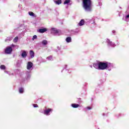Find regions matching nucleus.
I'll use <instances>...</instances> for the list:
<instances>
[{
    "label": "nucleus",
    "instance_id": "nucleus-1",
    "mask_svg": "<svg viewBox=\"0 0 129 129\" xmlns=\"http://www.w3.org/2000/svg\"><path fill=\"white\" fill-rule=\"evenodd\" d=\"M107 63V61L94 63H93V67L96 69H98L99 70H105V69H106Z\"/></svg>",
    "mask_w": 129,
    "mask_h": 129
},
{
    "label": "nucleus",
    "instance_id": "nucleus-2",
    "mask_svg": "<svg viewBox=\"0 0 129 129\" xmlns=\"http://www.w3.org/2000/svg\"><path fill=\"white\" fill-rule=\"evenodd\" d=\"M27 69L28 71L26 72V79H30L31 78V71L33 70V62L28 61L27 64Z\"/></svg>",
    "mask_w": 129,
    "mask_h": 129
},
{
    "label": "nucleus",
    "instance_id": "nucleus-3",
    "mask_svg": "<svg viewBox=\"0 0 129 129\" xmlns=\"http://www.w3.org/2000/svg\"><path fill=\"white\" fill-rule=\"evenodd\" d=\"M83 7L86 12L91 11V1L83 0Z\"/></svg>",
    "mask_w": 129,
    "mask_h": 129
},
{
    "label": "nucleus",
    "instance_id": "nucleus-4",
    "mask_svg": "<svg viewBox=\"0 0 129 129\" xmlns=\"http://www.w3.org/2000/svg\"><path fill=\"white\" fill-rule=\"evenodd\" d=\"M53 112V109L50 108L45 107L44 109L43 114L45 115H50Z\"/></svg>",
    "mask_w": 129,
    "mask_h": 129
},
{
    "label": "nucleus",
    "instance_id": "nucleus-5",
    "mask_svg": "<svg viewBox=\"0 0 129 129\" xmlns=\"http://www.w3.org/2000/svg\"><path fill=\"white\" fill-rule=\"evenodd\" d=\"M113 68H115L114 67V64L110 62H107L106 64V70H108V71H111Z\"/></svg>",
    "mask_w": 129,
    "mask_h": 129
},
{
    "label": "nucleus",
    "instance_id": "nucleus-6",
    "mask_svg": "<svg viewBox=\"0 0 129 129\" xmlns=\"http://www.w3.org/2000/svg\"><path fill=\"white\" fill-rule=\"evenodd\" d=\"M50 32L51 34H53V35H55V36H59V31L55 28H51Z\"/></svg>",
    "mask_w": 129,
    "mask_h": 129
},
{
    "label": "nucleus",
    "instance_id": "nucleus-7",
    "mask_svg": "<svg viewBox=\"0 0 129 129\" xmlns=\"http://www.w3.org/2000/svg\"><path fill=\"white\" fill-rule=\"evenodd\" d=\"M5 54H12L13 52V48L12 47L7 46L5 50Z\"/></svg>",
    "mask_w": 129,
    "mask_h": 129
},
{
    "label": "nucleus",
    "instance_id": "nucleus-8",
    "mask_svg": "<svg viewBox=\"0 0 129 129\" xmlns=\"http://www.w3.org/2000/svg\"><path fill=\"white\" fill-rule=\"evenodd\" d=\"M106 42L109 47H115V46H116V44H115V43L111 41L110 40H109V39H107Z\"/></svg>",
    "mask_w": 129,
    "mask_h": 129
},
{
    "label": "nucleus",
    "instance_id": "nucleus-9",
    "mask_svg": "<svg viewBox=\"0 0 129 129\" xmlns=\"http://www.w3.org/2000/svg\"><path fill=\"white\" fill-rule=\"evenodd\" d=\"M21 52V56L22 57V58H26L28 55V54L27 53V51L25 50H22Z\"/></svg>",
    "mask_w": 129,
    "mask_h": 129
},
{
    "label": "nucleus",
    "instance_id": "nucleus-10",
    "mask_svg": "<svg viewBox=\"0 0 129 129\" xmlns=\"http://www.w3.org/2000/svg\"><path fill=\"white\" fill-rule=\"evenodd\" d=\"M63 5H67V6H71V5H72L71 0H65L63 3Z\"/></svg>",
    "mask_w": 129,
    "mask_h": 129
},
{
    "label": "nucleus",
    "instance_id": "nucleus-11",
    "mask_svg": "<svg viewBox=\"0 0 129 129\" xmlns=\"http://www.w3.org/2000/svg\"><path fill=\"white\" fill-rule=\"evenodd\" d=\"M19 92L20 94H23L25 92V89L23 87H20L19 88Z\"/></svg>",
    "mask_w": 129,
    "mask_h": 129
},
{
    "label": "nucleus",
    "instance_id": "nucleus-12",
    "mask_svg": "<svg viewBox=\"0 0 129 129\" xmlns=\"http://www.w3.org/2000/svg\"><path fill=\"white\" fill-rule=\"evenodd\" d=\"M55 5H61L62 4V0H53Z\"/></svg>",
    "mask_w": 129,
    "mask_h": 129
},
{
    "label": "nucleus",
    "instance_id": "nucleus-13",
    "mask_svg": "<svg viewBox=\"0 0 129 129\" xmlns=\"http://www.w3.org/2000/svg\"><path fill=\"white\" fill-rule=\"evenodd\" d=\"M66 41L67 43H71V42H72V38H71L70 36L67 37L66 39Z\"/></svg>",
    "mask_w": 129,
    "mask_h": 129
},
{
    "label": "nucleus",
    "instance_id": "nucleus-14",
    "mask_svg": "<svg viewBox=\"0 0 129 129\" xmlns=\"http://www.w3.org/2000/svg\"><path fill=\"white\" fill-rule=\"evenodd\" d=\"M39 33H45V32H47V29L46 28H42V29H40L38 30Z\"/></svg>",
    "mask_w": 129,
    "mask_h": 129
},
{
    "label": "nucleus",
    "instance_id": "nucleus-15",
    "mask_svg": "<svg viewBox=\"0 0 129 129\" xmlns=\"http://www.w3.org/2000/svg\"><path fill=\"white\" fill-rule=\"evenodd\" d=\"M79 106H80V105H79V104H71V107H73L74 108H77L79 107Z\"/></svg>",
    "mask_w": 129,
    "mask_h": 129
},
{
    "label": "nucleus",
    "instance_id": "nucleus-16",
    "mask_svg": "<svg viewBox=\"0 0 129 129\" xmlns=\"http://www.w3.org/2000/svg\"><path fill=\"white\" fill-rule=\"evenodd\" d=\"M29 54L31 58H34V57H35V53L33 50H30Z\"/></svg>",
    "mask_w": 129,
    "mask_h": 129
},
{
    "label": "nucleus",
    "instance_id": "nucleus-17",
    "mask_svg": "<svg viewBox=\"0 0 129 129\" xmlns=\"http://www.w3.org/2000/svg\"><path fill=\"white\" fill-rule=\"evenodd\" d=\"M85 23V22L84 21V19H82L79 23V26L81 27V26H83V25H84Z\"/></svg>",
    "mask_w": 129,
    "mask_h": 129
},
{
    "label": "nucleus",
    "instance_id": "nucleus-18",
    "mask_svg": "<svg viewBox=\"0 0 129 129\" xmlns=\"http://www.w3.org/2000/svg\"><path fill=\"white\" fill-rule=\"evenodd\" d=\"M72 32H73V34H78L79 32H80V30L79 29L77 28L75 30H72Z\"/></svg>",
    "mask_w": 129,
    "mask_h": 129
},
{
    "label": "nucleus",
    "instance_id": "nucleus-19",
    "mask_svg": "<svg viewBox=\"0 0 129 129\" xmlns=\"http://www.w3.org/2000/svg\"><path fill=\"white\" fill-rule=\"evenodd\" d=\"M5 73H6V74H8V75H9V76H12L13 75H14V73L11 72L10 71H4Z\"/></svg>",
    "mask_w": 129,
    "mask_h": 129
},
{
    "label": "nucleus",
    "instance_id": "nucleus-20",
    "mask_svg": "<svg viewBox=\"0 0 129 129\" xmlns=\"http://www.w3.org/2000/svg\"><path fill=\"white\" fill-rule=\"evenodd\" d=\"M47 60L48 61H53V56L52 55H50L46 57Z\"/></svg>",
    "mask_w": 129,
    "mask_h": 129
},
{
    "label": "nucleus",
    "instance_id": "nucleus-21",
    "mask_svg": "<svg viewBox=\"0 0 129 129\" xmlns=\"http://www.w3.org/2000/svg\"><path fill=\"white\" fill-rule=\"evenodd\" d=\"M10 47H11L12 48H15L16 49H19V45H15L14 44H11Z\"/></svg>",
    "mask_w": 129,
    "mask_h": 129
},
{
    "label": "nucleus",
    "instance_id": "nucleus-22",
    "mask_svg": "<svg viewBox=\"0 0 129 129\" xmlns=\"http://www.w3.org/2000/svg\"><path fill=\"white\" fill-rule=\"evenodd\" d=\"M0 69H1V70H6L7 67H6L5 65L2 64L0 66Z\"/></svg>",
    "mask_w": 129,
    "mask_h": 129
},
{
    "label": "nucleus",
    "instance_id": "nucleus-23",
    "mask_svg": "<svg viewBox=\"0 0 129 129\" xmlns=\"http://www.w3.org/2000/svg\"><path fill=\"white\" fill-rule=\"evenodd\" d=\"M42 45H44V46H45V45H47L48 44V41L46 40H44L42 41Z\"/></svg>",
    "mask_w": 129,
    "mask_h": 129
},
{
    "label": "nucleus",
    "instance_id": "nucleus-24",
    "mask_svg": "<svg viewBox=\"0 0 129 129\" xmlns=\"http://www.w3.org/2000/svg\"><path fill=\"white\" fill-rule=\"evenodd\" d=\"M28 14H29V16H31V17H36V16L35 15L34 13H33L32 12H29Z\"/></svg>",
    "mask_w": 129,
    "mask_h": 129
},
{
    "label": "nucleus",
    "instance_id": "nucleus-25",
    "mask_svg": "<svg viewBox=\"0 0 129 129\" xmlns=\"http://www.w3.org/2000/svg\"><path fill=\"white\" fill-rule=\"evenodd\" d=\"M19 41V37L18 36L16 37L13 40L14 43H17Z\"/></svg>",
    "mask_w": 129,
    "mask_h": 129
},
{
    "label": "nucleus",
    "instance_id": "nucleus-26",
    "mask_svg": "<svg viewBox=\"0 0 129 129\" xmlns=\"http://www.w3.org/2000/svg\"><path fill=\"white\" fill-rule=\"evenodd\" d=\"M128 18H129V15H127L126 16H125V18H124V17H123V18H122V20L123 21H127L126 20L127 19H128Z\"/></svg>",
    "mask_w": 129,
    "mask_h": 129
},
{
    "label": "nucleus",
    "instance_id": "nucleus-27",
    "mask_svg": "<svg viewBox=\"0 0 129 129\" xmlns=\"http://www.w3.org/2000/svg\"><path fill=\"white\" fill-rule=\"evenodd\" d=\"M38 39V37L37 35H34L32 38V41H34V40H37Z\"/></svg>",
    "mask_w": 129,
    "mask_h": 129
},
{
    "label": "nucleus",
    "instance_id": "nucleus-28",
    "mask_svg": "<svg viewBox=\"0 0 129 129\" xmlns=\"http://www.w3.org/2000/svg\"><path fill=\"white\" fill-rule=\"evenodd\" d=\"M67 67H68V66L67 64H65L63 68V70L61 71V72H63V70H64V69H66Z\"/></svg>",
    "mask_w": 129,
    "mask_h": 129
},
{
    "label": "nucleus",
    "instance_id": "nucleus-29",
    "mask_svg": "<svg viewBox=\"0 0 129 129\" xmlns=\"http://www.w3.org/2000/svg\"><path fill=\"white\" fill-rule=\"evenodd\" d=\"M14 72H15V73L18 74L19 73V72H20V70H18V69L15 70Z\"/></svg>",
    "mask_w": 129,
    "mask_h": 129
},
{
    "label": "nucleus",
    "instance_id": "nucleus-30",
    "mask_svg": "<svg viewBox=\"0 0 129 129\" xmlns=\"http://www.w3.org/2000/svg\"><path fill=\"white\" fill-rule=\"evenodd\" d=\"M32 105L34 107H38V105L36 104H33Z\"/></svg>",
    "mask_w": 129,
    "mask_h": 129
},
{
    "label": "nucleus",
    "instance_id": "nucleus-31",
    "mask_svg": "<svg viewBox=\"0 0 129 129\" xmlns=\"http://www.w3.org/2000/svg\"><path fill=\"white\" fill-rule=\"evenodd\" d=\"M12 39V37H7V40H8L9 41H11Z\"/></svg>",
    "mask_w": 129,
    "mask_h": 129
},
{
    "label": "nucleus",
    "instance_id": "nucleus-32",
    "mask_svg": "<svg viewBox=\"0 0 129 129\" xmlns=\"http://www.w3.org/2000/svg\"><path fill=\"white\" fill-rule=\"evenodd\" d=\"M86 108L88 109V110H90V109H92L91 107H87Z\"/></svg>",
    "mask_w": 129,
    "mask_h": 129
},
{
    "label": "nucleus",
    "instance_id": "nucleus-33",
    "mask_svg": "<svg viewBox=\"0 0 129 129\" xmlns=\"http://www.w3.org/2000/svg\"><path fill=\"white\" fill-rule=\"evenodd\" d=\"M95 92H96V93H98V89H96L95 91Z\"/></svg>",
    "mask_w": 129,
    "mask_h": 129
},
{
    "label": "nucleus",
    "instance_id": "nucleus-34",
    "mask_svg": "<svg viewBox=\"0 0 129 129\" xmlns=\"http://www.w3.org/2000/svg\"><path fill=\"white\" fill-rule=\"evenodd\" d=\"M102 5V3L101 2H99V6H101Z\"/></svg>",
    "mask_w": 129,
    "mask_h": 129
},
{
    "label": "nucleus",
    "instance_id": "nucleus-35",
    "mask_svg": "<svg viewBox=\"0 0 129 129\" xmlns=\"http://www.w3.org/2000/svg\"><path fill=\"white\" fill-rule=\"evenodd\" d=\"M112 33H113V34H115V30H113L112 31Z\"/></svg>",
    "mask_w": 129,
    "mask_h": 129
},
{
    "label": "nucleus",
    "instance_id": "nucleus-36",
    "mask_svg": "<svg viewBox=\"0 0 129 129\" xmlns=\"http://www.w3.org/2000/svg\"><path fill=\"white\" fill-rule=\"evenodd\" d=\"M89 66L91 68H93V66L92 65H90Z\"/></svg>",
    "mask_w": 129,
    "mask_h": 129
},
{
    "label": "nucleus",
    "instance_id": "nucleus-37",
    "mask_svg": "<svg viewBox=\"0 0 129 129\" xmlns=\"http://www.w3.org/2000/svg\"><path fill=\"white\" fill-rule=\"evenodd\" d=\"M104 115H105V114L103 113V114H102V116H104Z\"/></svg>",
    "mask_w": 129,
    "mask_h": 129
},
{
    "label": "nucleus",
    "instance_id": "nucleus-38",
    "mask_svg": "<svg viewBox=\"0 0 129 129\" xmlns=\"http://www.w3.org/2000/svg\"><path fill=\"white\" fill-rule=\"evenodd\" d=\"M118 16H119V17H120V13H119V14H118Z\"/></svg>",
    "mask_w": 129,
    "mask_h": 129
},
{
    "label": "nucleus",
    "instance_id": "nucleus-39",
    "mask_svg": "<svg viewBox=\"0 0 129 129\" xmlns=\"http://www.w3.org/2000/svg\"><path fill=\"white\" fill-rule=\"evenodd\" d=\"M117 45H119V42H117Z\"/></svg>",
    "mask_w": 129,
    "mask_h": 129
},
{
    "label": "nucleus",
    "instance_id": "nucleus-40",
    "mask_svg": "<svg viewBox=\"0 0 129 129\" xmlns=\"http://www.w3.org/2000/svg\"><path fill=\"white\" fill-rule=\"evenodd\" d=\"M66 8H67V9H68V6H67V7H66Z\"/></svg>",
    "mask_w": 129,
    "mask_h": 129
},
{
    "label": "nucleus",
    "instance_id": "nucleus-41",
    "mask_svg": "<svg viewBox=\"0 0 129 129\" xmlns=\"http://www.w3.org/2000/svg\"><path fill=\"white\" fill-rule=\"evenodd\" d=\"M18 61H20V62H22V60H18Z\"/></svg>",
    "mask_w": 129,
    "mask_h": 129
},
{
    "label": "nucleus",
    "instance_id": "nucleus-42",
    "mask_svg": "<svg viewBox=\"0 0 129 129\" xmlns=\"http://www.w3.org/2000/svg\"><path fill=\"white\" fill-rule=\"evenodd\" d=\"M22 36H24V34H22Z\"/></svg>",
    "mask_w": 129,
    "mask_h": 129
},
{
    "label": "nucleus",
    "instance_id": "nucleus-43",
    "mask_svg": "<svg viewBox=\"0 0 129 129\" xmlns=\"http://www.w3.org/2000/svg\"><path fill=\"white\" fill-rule=\"evenodd\" d=\"M44 62H46V61L45 60V61H44Z\"/></svg>",
    "mask_w": 129,
    "mask_h": 129
},
{
    "label": "nucleus",
    "instance_id": "nucleus-44",
    "mask_svg": "<svg viewBox=\"0 0 129 129\" xmlns=\"http://www.w3.org/2000/svg\"><path fill=\"white\" fill-rule=\"evenodd\" d=\"M98 1H100V0H98Z\"/></svg>",
    "mask_w": 129,
    "mask_h": 129
}]
</instances>
